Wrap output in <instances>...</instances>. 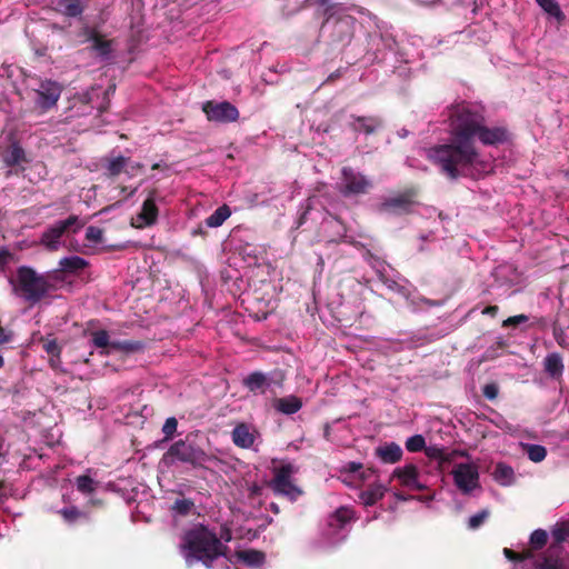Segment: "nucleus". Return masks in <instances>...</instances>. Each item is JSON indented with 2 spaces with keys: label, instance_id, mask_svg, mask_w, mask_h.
<instances>
[{
  "label": "nucleus",
  "instance_id": "nucleus-51",
  "mask_svg": "<svg viewBox=\"0 0 569 569\" xmlns=\"http://www.w3.org/2000/svg\"><path fill=\"white\" fill-rule=\"evenodd\" d=\"M527 321H528V317L526 315H517V316H512V317H509L506 320H503L502 327H505V328L516 327V326L525 323Z\"/></svg>",
  "mask_w": 569,
  "mask_h": 569
},
{
  "label": "nucleus",
  "instance_id": "nucleus-19",
  "mask_svg": "<svg viewBox=\"0 0 569 569\" xmlns=\"http://www.w3.org/2000/svg\"><path fill=\"white\" fill-rule=\"evenodd\" d=\"M543 370L550 378L559 380L565 371L562 356L558 352L547 355L543 360Z\"/></svg>",
  "mask_w": 569,
  "mask_h": 569
},
{
  "label": "nucleus",
  "instance_id": "nucleus-50",
  "mask_svg": "<svg viewBox=\"0 0 569 569\" xmlns=\"http://www.w3.org/2000/svg\"><path fill=\"white\" fill-rule=\"evenodd\" d=\"M498 393H499V387L496 382L487 383L482 388V395L488 400H495L498 397Z\"/></svg>",
  "mask_w": 569,
  "mask_h": 569
},
{
  "label": "nucleus",
  "instance_id": "nucleus-1",
  "mask_svg": "<svg viewBox=\"0 0 569 569\" xmlns=\"http://www.w3.org/2000/svg\"><path fill=\"white\" fill-rule=\"evenodd\" d=\"M448 121L449 141L431 147L427 158L440 173L457 180L468 177L479 161L475 138L485 116L479 107L462 101L449 108Z\"/></svg>",
  "mask_w": 569,
  "mask_h": 569
},
{
  "label": "nucleus",
  "instance_id": "nucleus-54",
  "mask_svg": "<svg viewBox=\"0 0 569 569\" xmlns=\"http://www.w3.org/2000/svg\"><path fill=\"white\" fill-rule=\"evenodd\" d=\"M361 468H362V463H360V462H355V461H349V462H348V463H346V466L343 467V470H345V471H348V472H357V471H359Z\"/></svg>",
  "mask_w": 569,
  "mask_h": 569
},
{
  "label": "nucleus",
  "instance_id": "nucleus-6",
  "mask_svg": "<svg viewBox=\"0 0 569 569\" xmlns=\"http://www.w3.org/2000/svg\"><path fill=\"white\" fill-rule=\"evenodd\" d=\"M82 226L83 224L79 221V217L71 214L66 220L57 221L52 226L48 227L42 232L39 243L48 251H57L61 246V238L63 234L67 232L77 233Z\"/></svg>",
  "mask_w": 569,
  "mask_h": 569
},
{
  "label": "nucleus",
  "instance_id": "nucleus-3",
  "mask_svg": "<svg viewBox=\"0 0 569 569\" xmlns=\"http://www.w3.org/2000/svg\"><path fill=\"white\" fill-rule=\"evenodd\" d=\"M13 290L17 296L33 306L50 293V284L33 268L21 266L17 269Z\"/></svg>",
  "mask_w": 569,
  "mask_h": 569
},
{
  "label": "nucleus",
  "instance_id": "nucleus-41",
  "mask_svg": "<svg viewBox=\"0 0 569 569\" xmlns=\"http://www.w3.org/2000/svg\"><path fill=\"white\" fill-rule=\"evenodd\" d=\"M63 270L61 267L59 269H54L51 271H48L46 273H41L42 277L47 280V282L50 284V292L57 290V283L63 281Z\"/></svg>",
  "mask_w": 569,
  "mask_h": 569
},
{
  "label": "nucleus",
  "instance_id": "nucleus-30",
  "mask_svg": "<svg viewBox=\"0 0 569 569\" xmlns=\"http://www.w3.org/2000/svg\"><path fill=\"white\" fill-rule=\"evenodd\" d=\"M536 2L547 14L555 18L557 22L562 23L565 21L566 16L557 0H536Z\"/></svg>",
  "mask_w": 569,
  "mask_h": 569
},
{
  "label": "nucleus",
  "instance_id": "nucleus-35",
  "mask_svg": "<svg viewBox=\"0 0 569 569\" xmlns=\"http://www.w3.org/2000/svg\"><path fill=\"white\" fill-rule=\"evenodd\" d=\"M143 349V343L137 340H123V341H112L111 350L122 351L126 353L140 351Z\"/></svg>",
  "mask_w": 569,
  "mask_h": 569
},
{
  "label": "nucleus",
  "instance_id": "nucleus-53",
  "mask_svg": "<svg viewBox=\"0 0 569 569\" xmlns=\"http://www.w3.org/2000/svg\"><path fill=\"white\" fill-rule=\"evenodd\" d=\"M486 517H487V512L486 511H481V512H478V513L471 516L470 519H469V527L471 529L478 528L479 526L482 525V522L485 521Z\"/></svg>",
  "mask_w": 569,
  "mask_h": 569
},
{
  "label": "nucleus",
  "instance_id": "nucleus-2",
  "mask_svg": "<svg viewBox=\"0 0 569 569\" xmlns=\"http://www.w3.org/2000/svg\"><path fill=\"white\" fill-rule=\"evenodd\" d=\"M181 547L187 551V560L193 559L209 569L218 558L226 557L229 550V547L220 541L217 533L204 525L189 529L183 536Z\"/></svg>",
  "mask_w": 569,
  "mask_h": 569
},
{
  "label": "nucleus",
  "instance_id": "nucleus-56",
  "mask_svg": "<svg viewBox=\"0 0 569 569\" xmlns=\"http://www.w3.org/2000/svg\"><path fill=\"white\" fill-rule=\"evenodd\" d=\"M220 539V541H226V542H229L231 541L232 539V533H231V530L229 528H223L221 530V533H220V537H218Z\"/></svg>",
  "mask_w": 569,
  "mask_h": 569
},
{
  "label": "nucleus",
  "instance_id": "nucleus-15",
  "mask_svg": "<svg viewBox=\"0 0 569 569\" xmlns=\"http://www.w3.org/2000/svg\"><path fill=\"white\" fill-rule=\"evenodd\" d=\"M392 477L397 478L401 486L412 490L423 491L427 488L423 483L420 482L419 470L413 463L396 468L392 472Z\"/></svg>",
  "mask_w": 569,
  "mask_h": 569
},
{
  "label": "nucleus",
  "instance_id": "nucleus-63",
  "mask_svg": "<svg viewBox=\"0 0 569 569\" xmlns=\"http://www.w3.org/2000/svg\"><path fill=\"white\" fill-rule=\"evenodd\" d=\"M3 489H4V481L0 479V498H2L4 496Z\"/></svg>",
  "mask_w": 569,
  "mask_h": 569
},
{
  "label": "nucleus",
  "instance_id": "nucleus-23",
  "mask_svg": "<svg viewBox=\"0 0 569 569\" xmlns=\"http://www.w3.org/2000/svg\"><path fill=\"white\" fill-rule=\"evenodd\" d=\"M273 407L277 411L290 416L298 412L302 408V400L297 396H287L277 398L273 401Z\"/></svg>",
  "mask_w": 569,
  "mask_h": 569
},
{
  "label": "nucleus",
  "instance_id": "nucleus-22",
  "mask_svg": "<svg viewBox=\"0 0 569 569\" xmlns=\"http://www.w3.org/2000/svg\"><path fill=\"white\" fill-rule=\"evenodd\" d=\"M86 10L82 0H57V11L68 18H80Z\"/></svg>",
  "mask_w": 569,
  "mask_h": 569
},
{
  "label": "nucleus",
  "instance_id": "nucleus-31",
  "mask_svg": "<svg viewBox=\"0 0 569 569\" xmlns=\"http://www.w3.org/2000/svg\"><path fill=\"white\" fill-rule=\"evenodd\" d=\"M536 569H563L560 553L549 552L548 549L541 560L536 562Z\"/></svg>",
  "mask_w": 569,
  "mask_h": 569
},
{
  "label": "nucleus",
  "instance_id": "nucleus-61",
  "mask_svg": "<svg viewBox=\"0 0 569 569\" xmlns=\"http://www.w3.org/2000/svg\"><path fill=\"white\" fill-rule=\"evenodd\" d=\"M251 495H259L260 491H261V488L258 487L257 485H254L252 488H251Z\"/></svg>",
  "mask_w": 569,
  "mask_h": 569
},
{
  "label": "nucleus",
  "instance_id": "nucleus-58",
  "mask_svg": "<svg viewBox=\"0 0 569 569\" xmlns=\"http://www.w3.org/2000/svg\"><path fill=\"white\" fill-rule=\"evenodd\" d=\"M151 169H152V170H167V169H169V166H168V164H166V163H164V164H161V163H158V162H157V163H153V164L151 166Z\"/></svg>",
  "mask_w": 569,
  "mask_h": 569
},
{
  "label": "nucleus",
  "instance_id": "nucleus-45",
  "mask_svg": "<svg viewBox=\"0 0 569 569\" xmlns=\"http://www.w3.org/2000/svg\"><path fill=\"white\" fill-rule=\"evenodd\" d=\"M512 476H513V470L510 466L502 463V462L497 463L495 471H493V477L496 480L510 479Z\"/></svg>",
  "mask_w": 569,
  "mask_h": 569
},
{
  "label": "nucleus",
  "instance_id": "nucleus-52",
  "mask_svg": "<svg viewBox=\"0 0 569 569\" xmlns=\"http://www.w3.org/2000/svg\"><path fill=\"white\" fill-rule=\"evenodd\" d=\"M426 455L436 460H440L442 456L445 455V448L438 447V446H429L425 448Z\"/></svg>",
  "mask_w": 569,
  "mask_h": 569
},
{
  "label": "nucleus",
  "instance_id": "nucleus-17",
  "mask_svg": "<svg viewBox=\"0 0 569 569\" xmlns=\"http://www.w3.org/2000/svg\"><path fill=\"white\" fill-rule=\"evenodd\" d=\"M476 137L485 146H495L507 141L508 131L503 127L488 128L485 126V122H481V126L479 127Z\"/></svg>",
  "mask_w": 569,
  "mask_h": 569
},
{
  "label": "nucleus",
  "instance_id": "nucleus-34",
  "mask_svg": "<svg viewBox=\"0 0 569 569\" xmlns=\"http://www.w3.org/2000/svg\"><path fill=\"white\" fill-rule=\"evenodd\" d=\"M58 515L69 525L77 522L79 519L88 518V515L76 506L62 508L58 510Z\"/></svg>",
  "mask_w": 569,
  "mask_h": 569
},
{
  "label": "nucleus",
  "instance_id": "nucleus-18",
  "mask_svg": "<svg viewBox=\"0 0 569 569\" xmlns=\"http://www.w3.org/2000/svg\"><path fill=\"white\" fill-rule=\"evenodd\" d=\"M233 443L242 449L252 447L256 436L247 423L237 425L231 432Z\"/></svg>",
  "mask_w": 569,
  "mask_h": 569
},
{
  "label": "nucleus",
  "instance_id": "nucleus-8",
  "mask_svg": "<svg viewBox=\"0 0 569 569\" xmlns=\"http://www.w3.org/2000/svg\"><path fill=\"white\" fill-rule=\"evenodd\" d=\"M298 472V468L292 463H284L281 467L274 469L273 479L270 482V487L277 495L288 497L291 501L297 500L302 496L303 491L293 483L291 476Z\"/></svg>",
  "mask_w": 569,
  "mask_h": 569
},
{
  "label": "nucleus",
  "instance_id": "nucleus-26",
  "mask_svg": "<svg viewBox=\"0 0 569 569\" xmlns=\"http://www.w3.org/2000/svg\"><path fill=\"white\" fill-rule=\"evenodd\" d=\"M552 542L549 546V552L561 553V543L569 537V526L566 523L557 525L551 531Z\"/></svg>",
  "mask_w": 569,
  "mask_h": 569
},
{
  "label": "nucleus",
  "instance_id": "nucleus-38",
  "mask_svg": "<svg viewBox=\"0 0 569 569\" xmlns=\"http://www.w3.org/2000/svg\"><path fill=\"white\" fill-rule=\"evenodd\" d=\"M194 508V502L192 499H187V498H182V499H176V501L173 502L171 509L180 515V516H188L192 509Z\"/></svg>",
  "mask_w": 569,
  "mask_h": 569
},
{
  "label": "nucleus",
  "instance_id": "nucleus-49",
  "mask_svg": "<svg viewBox=\"0 0 569 569\" xmlns=\"http://www.w3.org/2000/svg\"><path fill=\"white\" fill-rule=\"evenodd\" d=\"M457 456L469 457L467 451L453 450V451L449 452V451H447V449H445V455L442 456V458H440L439 463L440 465L451 463Z\"/></svg>",
  "mask_w": 569,
  "mask_h": 569
},
{
  "label": "nucleus",
  "instance_id": "nucleus-55",
  "mask_svg": "<svg viewBox=\"0 0 569 569\" xmlns=\"http://www.w3.org/2000/svg\"><path fill=\"white\" fill-rule=\"evenodd\" d=\"M499 311V307L493 305V306H487L483 310H482V315H488L490 317H496L497 313Z\"/></svg>",
  "mask_w": 569,
  "mask_h": 569
},
{
  "label": "nucleus",
  "instance_id": "nucleus-36",
  "mask_svg": "<svg viewBox=\"0 0 569 569\" xmlns=\"http://www.w3.org/2000/svg\"><path fill=\"white\" fill-rule=\"evenodd\" d=\"M78 491L83 495H90L96 491L97 482L88 475H81L76 478Z\"/></svg>",
  "mask_w": 569,
  "mask_h": 569
},
{
  "label": "nucleus",
  "instance_id": "nucleus-11",
  "mask_svg": "<svg viewBox=\"0 0 569 569\" xmlns=\"http://www.w3.org/2000/svg\"><path fill=\"white\" fill-rule=\"evenodd\" d=\"M416 191L410 189L395 197L387 198L380 203L379 211L395 216L408 214L412 211L416 203Z\"/></svg>",
  "mask_w": 569,
  "mask_h": 569
},
{
  "label": "nucleus",
  "instance_id": "nucleus-47",
  "mask_svg": "<svg viewBox=\"0 0 569 569\" xmlns=\"http://www.w3.org/2000/svg\"><path fill=\"white\" fill-rule=\"evenodd\" d=\"M177 427L178 420L174 417H170L164 421L162 432L166 441L172 439L173 435L177 432Z\"/></svg>",
  "mask_w": 569,
  "mask_h": 569
},
{
  "label": "nucleus",
  "instance_id": "nucleus-24",
  "mask_svg": "<svg viewBox=\"0 0 569 569\" xmlns=\"http://www.w3.org/2000/svg\"><path fill=\"white\" fill-rule=\"evenodd\" d=\"M387 492V487L381 483L370 485L367 489L359 493V499L366 506H373L381 500Z\"/></svg>",
  "mask_w": 569,
  "mask_h": 569
},
{
  "label": "nucleus",
  "instance_id": "nucleus-32",
  "mask_svg": "<svg viewBox=\"0 0 569 569\" xmlns=\"http://www.w3.org/2000/svg\"><path fill=\"white\" fill-rule=\"evenodd\" d=\"M91 341H92V345L97 348L108 349L106 351H101V355L110 353L112 341H110L109 333L107 330L102 329V330L93 331L91 333Z\"/></svg>",
  "mask_w": 569,
  "mask_h": 569
},
{
  "label": "nucleus",
  "instance_id": "nucleus-44",
  "mask_svg": "<svg viewBox=\"0 0 569 569\" xmlns=\"http://www.w3.org/2000/svg\"><path fill=\"white\" fill-rule=\"evenodd\" d=\"M503 555L506 556V558L508 560L516 561V562H521V561H525V560L530 559V558L533 557L531 550H526V551H522V552H516V551H513L512 549H509V548H505L503 549Z\"/></svg>",
  "mask_w": 569,
  "mask_h": 569
},
{
  "label": "nucleus",
  "instance_id": "nucleus-20",
  "mask_svg": "<svg viewBox=\"0 0 569 569\" xmlns=\"http://www.w3.org/2000/svg\"><path fill=\"white\" fill-rule=\"evenodd\" d=\"M153 193H150V196L143 201L141 211L138 216L139 219L142 220L140 223V227H149L156 223L158 218V207L154 201Z\"/></svg>",
  "mask_w": 569,
  "mask_h": 569
},
{
  "label": "nucleus",
  "instance_id": "nucleus-43",
  "mask_svg": "<svg viewBox=\"0 0 569 569\" xmlns=\"http://www.w3.org/2000/svg\"><path fill=\"white\" fill-rule=\"evenodd\" d=\"M332 518L342 527L353 518V511L350 508L340 507L335 511Z\"/></svg>",
  "mask_w": 569,
  "mask_h": 569
},
{
  "label": "nucleus",
  "instance_id": "nucleus-29",
  "mask_svg": "<svg viewBox=\"0 0 569 569\" xmlns=\"http://www.w3.org/2000/svg\"><path fill=\"white\" fill-rule=\"evenodd\" d=\"M231 210L227 204L218 207L207 219L206 226L210 228H217L230 217Z\"/></svg>",
  "mask_w": 569,
  "mask_h": 569
},
{
  "label": "nucleus",
  "instance_id": "nucleus-4",
  "mask_svg": "<svg viewBox=\"0 0 569 569\" xmlns=\"http://www.w3.org/2000/svg\"><path fill=\"white\" fill-rule=\"evenodd\" d=\"M163 458L171 462L179 461L192 466L193 468H207V462L218 461V458L208 455L201 447L194 442L180 439L173 442Z\"/></svg>",
  "mask_w": 569,
  "mask_h": 569
},
{
  "label": "nucleus",
  "instance_id": "nucleus-64",
  "mask_svg": "<svg viewBox=\"0 0 569 569\" xmlns=\"http://www.w3.org/2000/svg\"><path fill=\"white\" fill-rule=\"evenodd\" d=\"M329 435H330V426L326 425V427H325V437L328 439Z\"/></svg>",
  "mask_w": 569,
  "mask_h": 569
},
{
  "label": "nucleus",
  "instance_id": "nucleus-60",
  "mask_svg": "<svg viewBox=\"0 0 569 569\" xmlns=\"http://www.w3.org/2000/svg\"><path fill=\"white\" fill-rule=\"evenodd\" d=\"M49 362H50V366L52 368H57L58 365L60 363V360L58 361L56 357H50V361Z\"/></svg>",
  "mask_w": 569,
  "mask_h": 569
},
{
  "label": "nucleus",
  "instance_id": "nucleus-33",
  "mask_svg": "<svg viewBox=\"0 0 569 569\" xmlns=\"http://www.w3.org/2000/svg\"><path fill=\"white\" fill-rule=\"evenodd\" d=\"M108 163L106 166L108 177L114 178L118 177L126 168L128 163V158L123 156H119L112 159L107 160Z\"/></svg>",
  "mask_w": 569,
  "mask_h": 569
},
{
  "label": "nucleus",
  "instance_id": "nucleus-16",
  "mask_svg": "<svg viewBox=\"0 0 569 569\" xmlns=\"http://www.w3.org/2000/svg\"><path fill=\"white\" fill-rule=\"evenodd\" d=\"M82 33L86 37V41L92 42L90 49L99 57L108 59L111 56L113 40L104 39L96 28H91L89 26L83 28Z\"/></svg>",
  "mask_w": 569,
  "mask_h": 569
},
{
  "label": "nucleus",
  "instance_id": "nucleus-9",
  "mask_svg": "<svg viewBox=\"0 0 569 569\" xmlns=\"http://www.w3.org/2000/svg\"><path fill=\"white\" fill-rule=\"evenodd\" d=\"M372 186V181L365 174L350 167L342 168L339 191L343 197L367 194Z\"/></svg>",
  "mask_w": 569,
  "mask_h": 569
},
{
  "label": "nucleus",
  "instance_id": "nucleus-46",
  "mask_svg": "<svg viewBox=\"0 0 569 569\" xmlns=\"http://www.w3.org/2000/svg\"><path fill=\"white\" fill-rule=\"evenodd\" d=\"M86 240L91 243H101L103 240V230L96 226H89L86 230Z\"/></svg>",
  "mask_w": 569,
  "mask_h": 569
},
{
  "label": "nucleus",
  "instance_id": "nucleus-25",
  "mask_svg": "<svg viewBox=\"0 0 569 569\" xmlns=\"http://www.w3.org/2000/svg\"><path fill=\"white\" fill-rule=\"evenodd\" d=\"M376 456L385 463H396L402 457V449L395 442L376 448Z\"/></svg>",
  "mask_w": 569,
  "mask_h": 569
},
{
  "label": "nucleus",
  "instance_id": "nucleus-27",
  "mask_svg": "<svg viewBox=\"0 0 569 569\" xmlns=\"http://www.w3.org/2000/svg\"><path fill=\"white\" fill-rule=\"evenodd\" d=\"M88 266L89 262L79 256L64 257L59 261V267L67 273H76Z\"/></svg>",
  "mask_w": 569,
  "mask_h": 569
},
{
  "label": "nucleus",
  "instance_id": "nucleus-7",
  "mask_svg": "<svg viewBox=\"0 0 569 569\" xmlns=\"http://www.w3.org/2000/svg\"><path fill=\"white\" fill-rule=\"evenodd\" d=\"M338 7L339 4H331L326 9V14L328 17L322 24V28H331L330 37L333 42L348 43L353 37L356 19L349 14L335 17V12H332V10Z\"/></svg>",
  "mask_w": 569,
  "mask_h": 569
},
{
  "label": "nucleus",
  "instance_id": "nucleus-42",
  "mask_svg": "<svg viewBox=\"0 0 569 569\" xmlns=\"http://www.w3.org/2000/svg\"><path fill=\"white\" fill-rule=\"evenodd\" d=\"M426 448L425 438L421 435H415L407 439L406 449L410 452H418Z\"/></svg>",
  "mask_w": 569,
  "mask_h": 569
},
{
  "label": "nucleus",
  "instance_id": "nucleus-21",
  "mask_svg": "<svg viewBox=\"0 0 569 569\" xmlns=\"http://www.w3.org/2000/svg\"><path fill=\"white\" fill-rule=\"evenodd\" d=\"M3 162L7 167H16L23 162H28L24 149L18 141H12L3 153Z\"/></svg>",
  "mask_w": 569,
  "mask_h": 569
},
{
  "label": "nucleus",
  "instance_id": "nucleus-62",
  "mask_svg": "<svg viewBox=\"0 0 569 569\" xmlns=\"http://www.w3.org/2000/svg\"><path fill=\"white\" fill-rule=\"evenodd\" d=\"M395 496H396V498H397L398 500H401V501H406V500H408V497H406V496H405V495H402V493L397 492V493H395Z\"/></svg>",
  "mask_w": 569,
  "mask_h": 569
},
{
  "label": "nucleus",
  "instance_id": "nucleus-39",
  "mask_svg": "<svg viewBox=\"0 0 569 569\" xmlns=\"http://www.w3.org/2000/svg\"><path fill=\"white\" fill-rule=\"evenodd\" d=\"M526 449L528 458L533 462H541L547 456L546 448L540 445H527Z\"/></svg>",
  "mask_w": 569,
  "mask_h": 569
},
{
  "label": "nucleus",
  "instance_id": "nucleus-48",
  "mask_svg": "<svg viewBox=\"0 0 569 569\" xmlns=\"http://www.w3.org/2000/svg\"><path fill=\"white\" fill-rule=\"evenodd\" d=\"M42 347L50 357H56L58 361L60 360L61 347L56 339L44 340Z\"/></svg>",
  "mask_w": 569,
  "mask_h": 569
},
{
  "label": "nucleus",
  "instance_id": "nucleus-59",
  "mask_svg": "<svg viewBox=\"0 0 569 569\" xmlns=\"http://www.w3.org/2000/svg\"><path fill=\"white\" fill-rule=\"evenodd\" d=\"M270 510L273 512V513H279L280 512V509H279V506L274 502H271L270 503Z\"/></svg>",
  "mask_w": 569,
  "mask_h": 569
},
{
  "label": "nucleus",
  "instance_id": "nucleus-28",
  "mask_svg": "<svg viewBox=\"0 0 569 569\" xmlns=\"http://www.w3.org/2000/svg\"><path fill=\"white\" fill-rule=\"evenodd\" d=\"M236 556L239 560L251 567H259L264 562V553L254 549L237 551Z\"/></svg>",
  "mask_w": 569,
  "mask_h": 569
},
{
  "label": "nucleus",
  "instance_id": "nucleus-14",
  "mask_svg": "<svg viewBox=\"0 0 569 569\" xmlns=\"http://www.w3.org/2000/svg\"><path fill=\"white\" fill-rule=\"evenodd\" d=\"M349 128L355 133L373 134L383 127V119L379 116H350Z\"/></svg>",
  "mask_w": 569,
  "mask_h": 569
},
{
  "label": "nucleus",
  "instance_id": "nucleus-5",
  "mask_svg": "<svg viewBox=\"0 0 569 569\" xmlns=\"http://www.w3.org/2000/svg\"><path fill=\"white\" fill-rule=\"evenodd\" d=\"M32 80L36 82V87L32 88L36 94L33 99L34 106L41 113H46L57 106L63 91V86L51 79L34 77Z\"/></svg>",
  "mask_w": 569,
  "mask_h": 569
},
{
  "label": "nucleus",
  "instance_id": "nucleus-12",
  "mask_svg": "<svg viewBox=\"0 0 569 569\" xmlns=\"http://www.w3.org/2000/svg\"><path fill=\"white\" fill-rule=\"evenodd\" d=\"M202 111L206 113L208 120L216 122H233L239 118L238 109L229 101H207L202 106Z\"/></svg>",
  "mask_w": 569,
  "mask_h": 569
},
{
  "label": "nucleus",
  "instance_id": "nucleus-40",
  "mask_svg": "<svg viewBox=\"0 0 569 569\" xmlns=\"http://www.w3.org/2000/svg\"><path fill=\"white\" fill-rule=\"evenodd\" d=\"M548 541L547 531L543 529L535 530L530 536V545L533 550L542 549Z\"/></svg>",
  "mask_w": 569,
  "mask_h": 569
},
{
  "label": "nucleus",
  "instance_id": "nucleus-13",
  "mask_svg": "<svg viewBox=\"0 0 569 569\" xmlns=\"http://www.w3.org/2000/svg\"><path fill=\"white\" fill-rule=\"evenodd\" d=\"M283 380L284 375L281 372L278 373V378L276 379L273 377H268L261 371H253L243 378L242 385L250 392L263 395L272 383L281 386Z\"/></svg>",
  "mask_w": 569,
  "mask_h": 569
},
{
  "label": "nucleus",
  "instance_id": "nucleus-57",
  "mask_svg": "<svg viewBox=\"0 0 569 569\" xmlns=\"http://www.w3.org/2000/svg\"><path fill=\"white\" fill-rule=\"evenodd\" d=\"M10 257H11V253L8 250H6V249L0 250V268H2L3 266H6L8 263V260Z\"/></svg>",
  "mask_w": 569,
  "mask_h": 569
},
{
  "label": "nucleus",
  "instance_id": "nucleus-10",
  "mask_svg": "<svg viewBox=\"0 0 569 569\" xmlns=\"http://www.w3.org/2000/svg\"><path fill=\"white\" fill-rule=\"evenodd\" d=\"M451 475L456 487L465 495L479 487V471L475 463H457Z\"/></svg>",
  "mask_w": 569,
  "mask_h": 569
},
{
  "label": "nucleus",
  "instance_id": "nucleus-37",
  "mask_svg": "<svg viewBox=\"0 0 569 569\" xmlns=\"http://www.w3.org/2000/svg\"><path fill=\"white\" fill-rule=\"evenodd\" d=\"M507 346L508 345L505 340L499 339L492 346L487 348V350L485 351V353L482 356L483 360L490 361V360L497 359L498 357L501 356V351L505 350L507 348Z\"/></svg>",
  "mask_w": 569,
  "mask_h": 569
}]
</instances>
